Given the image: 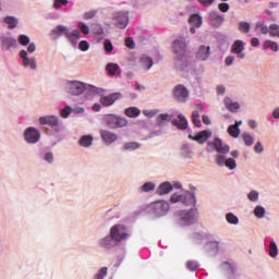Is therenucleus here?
<instances>
[{"label":"nucleus","instance_id":"1","mask_svg":"<svg viewBox=\"0 0 279 279\" xmlns=\"http://www.w3.org/2000/svg\"><path fill=\"white\" fill-rule=\"evenodd\" d=\"M62 34H64L65 38H68L72 45H77V40L82 38V34L77 29L70 32L66 26L62 25L57 26V28L51 32L52 36H62Z\"/></svg>","mask_w":279,"mask_h":279},{"label":"nucleus","instance_id":"2","mask_svg":"<svg viewBox=\"0 0 279 279\" xmlns=\"http://www.w3.org/2000/svg\"><path fill=\"white\" fill-rule=\"evenodd\" d=\"M171 204H184L185 206H195L197 204V201L195 199V194L191 192H185L184 194H178L174 193L170 197Z\"/></svg>","mask_w":279,"mask_h":279},{"label":"nucleus","instance_id":"3","mask_svg":"<svg viewBox=\"0 0 279 279\" xmlns=\"http://www.w3.org/2000/svg\"><path fill=\"white\" fill-rule=\"evenodd\" d=\"M169 208L167 201H157L150 205V210L155 217H165L169 213Z\"/></svg>","mask_w":279,"mask_h":279},{"label":"nucleus","instance_id":"4","mask_svg":"<svg viewBox=\"0 0 279 279\" xmlns=\"http://www.w3.org/2000/svg\"><path fill=\"white\" fill-rule=\"evenodd\" d=\"M105 122L111 130H117V128H125V125H128V120L119 118L114 114H107L105 117Z\"/></svg>","mask_w":279,"mask_h":279},{"label":"nucleus","instance_id":"5","mask_svg":"<svg viewBox=\"0 0 279 279\" xmlns=\"http://www.w3.org/2000/svg\"><path fill=\"white\" fill-rule=\"evenodd\" d=\"M113 25L118 27L119 29H125L128 27V23H130V17L128 15V12H116L112 17Z\"/></svg>","mask_w":279,"mask_h":279},{"label":"nucleus","instance_id":"6","mask_svg":"<svg viewBox=\"0 0 279 279\" xmlns=\"http://www.w3.org/2000/svg\"><path fill=\"white\" fill-rule=\"evenodd\" d=\"M110 234L113 241L121 242L128 239V229L125 228V226L116 225L111 228Z\"/></svg>","mask_w":279,"mask_h":279},{"label":"nucleus","instance_id":"7","mask_svg":"<svg viewBox=\"0 0 279 279\" xmlns=\"http://www.w3.org/2000/svg\"><path fill=\"white\" fill-rule=\"evenodd\" d=\"M65 88L70 95H82L86 90V85L80 81H70Z\"/></svg>","mask_w":279,"mask_h":279},{"label":"nucleus","instance_id":"8","mask_svg":"<svg viewBox=\"0 0 279 279\" xmlns=\"http://www.w3.org/2000/svg\"><path fill=\"white\" fill-rule=\"evenodd\" d=\"M173 51L179 61L186 59V41L184 39H175L173 41Z\"/></svg>","mask_w":279,"mask_h":279},{"label":"nucleus","instance_id":"9","mask_svg":"<svg viewBox=\"0 0 279 279\" xmlns=\"http://www.w3.org/2000/svg\"><path fill=\"white\" fill-rule=\"evenodd\" d=\"M181 221L185 223L186 226H191V223H195L197 221V210L196 209H191L189 211L186 210H181L178 213Z\"/></svg>","mask_w":279,"mask_h":279},{"label":"nucleus","instance_id":"10","mask_svg":"<svg viewBox=\"0 0 279 279\" xmlns=\"http://www.w3.org/2000/svg\"><path fill=\"white\" fill-rule=\"evenodd\" d=\"M173 96H174V99H177V101L184 104V101L189 99V89H186L184 85L179 84L173 89Z\"/></svg>","mask_w":279,"mask_h":279},{"label":"nucleus","instance_id":"11","mask_svg":"<svg viewBox=\"0 0 279 279\" xmlns=\"http://www.w3.org/2000/svg\"><path fill=\"white\" fill-rule=\"evenodd\" d=\"M245 46L243 45V40L238 39L231 46V53H234L236 58L240 60L245 59Z\"/></svg>","mask_w":279,"mask_h":279},{"label":"nucleus","instance_id":"12","mask_svg":"<svg viewBox=\"0 0 279 279\" xmlns=\"http://www.w3.org/2000/svg\"><path fill=\"white\" fill-rule=\"evenodd\" d=\"M26 143H38L40 141V132L34 128L26 129L24 133Z\"/></svg>","mask_w":279,"mask_h":279},{"label":"nucleus","instance_id":"13","mask_svg":"<svg viewBox=\"0 0 279 279\" xmlns=\"http://www.w3.org/2000/svg\"><path fill=\"white\" fill-rule=\"evenodd\" d=\"M123 95L121 93H112L108 96H101L100 97V104H102L105 107L112 106L114 101H118V99H121Z\"/></svg>","mask_w":279,"mask_h":279},{"label":"nucleus","instance_id":"14","mask_svg":"<svg viewBox=\"0 0 279 279\" xmlns=\"http://www.w3.org/2000/svg\"><path fill=\"white\" fill-rule=\"evenodd\" d=\"M20 58H22L24 66H29V69H32L33 71H36V69H38V65H36V59L27 57V50H21Z\"/></svg>","mask_w":279,"mask_h":279},{"label":"nucleus","instance_id":"15","mask_svg":"<svg viewBox=\"0 0 279 279\" xmlns=\"http://www.w3.org/2000/svg\"><path fill=\"white\" fill-rule=\"evenodd\" d=\"M210 136H213V133L210 131L205 130L199 132L195 136L189 135V138H191V141H196V143H199L202 145L203 143H206L208 138H210Z\"/></svg>","mask_w":279,"mask_h":279},{"label":"nucleus","instance_id":"16","mask_svg":"<svg viewBox=\"0 0 279 279\" xmlns=\"http://www.w3.org/2000/svg\"><path fill=\"white\" fill-rule=\"evenodd\" d=\"M40 125H49L50 128H58V117L56 116H46L39 118Z\"/></svg>","mask_w":279,"mask_h":279},{"label":"nucleus","instance_id":"17","mask_svg":"<svg viewBox=\"0 0 279 279\" xmlns=\"http://www.w3.org/2000/svg\"><path fill=\"white\" fill-rule=\"evenodd\" d=\"M172 125H174V128H178V130H186V128H189V120H186V117H184V114L180 113L178 116V119L172 120Z\"/></svg>","mask_w":279,"mask_h":279},{"label":"nucleus","instance_id":"18","mask_svg":"<svg viewBox=\"0 0 279 279\" xmlns=\"http://www.w3.org/2000/svg\"><path fill=\"white\" fill-rule=\"evenodd\" d=\"M196 58L201 61L208 60V58H210V46H199L196 51Z\"/></svg>","mask_w":279,"mask_h":279},{"label":"nucleus","instance_id":"19","mask_svg":"<svg viewBox=\"0 0 279 279\" xmlns=\"http://www.w3.org/2000/svg\"><path fill=\"white\" fill-rule=\"evenodd\" d=\"M100 136L107 145H112V143L118 138L117 134L106 130L100 131Z\"/></svg>","mask_w":279,"mask_h":279},{"label":"nucleus","instance_id":"20","mask_svg":"<svg viewBox=\"0 0 279 279\" xmlns=\"http://www.w3.org/2000/svg\"><path fill=\"white\" fill-rule=\"evenodd\" d=\"M209 20L213 27H221V25L223 24V16L219 15V13L217 12H210Z\"/></svg>","mask_w":279,"mask_h":279},{"label":"nucleus","instance_id":"21","mask_svg":"<svg viewBox=\"0 0 279 279\" xmlns=\"http://www.w3.org/2000/svg\"><path fill=\"white\" fill-rule=\"evenodd\" d=\"M214 147L218 154H228L230 151V146L223 145V142L219 138L214 140Z\"/></svg>","mask_w":279,"mask_h":279},{"label":"nucleus","instance_id":"22","mask_svg":"<svg viewBox=\"0 0 279 279\" xmlns=\"http://www.w3.org/2000/svg\"><path fill=\"white\" fill-rule=\"evenodd\" d=\"M171 191H173V185L169 182L161 183L157 189L158 195H167Z\"/></svg>","mask_w":279,"mask_h":279},{"label":"nucleus","instance_id":"23","mask_svg":"<svg viewBox=\"0 0 279 279\" xmlns=\"http://www.w3.org/2000/svg\"><path fill=\"white\" fill-rule=\"evenodd\" d=\"M225 106L226 108H228V110L230 112H236V110H239V108H241V106L239 105V102H234L232 101L230 98H225Z\"/></svg>","mask_w":279,"mask_h":279},{"label":"nucleus","instance_id":"24","mask_svg":"<svg viewBox=\"0 0 279 279\" xmlns=\"http://www.w3.org/2000/svg\"><path fill=\"white\" fill-rule=\"evenodd\" d=\"M124 114L130 117V119H136L141 114V109L136 107H130L124 110Z\"/></svg>","mask_w":279,"mask_h":279},{"label":"nucleus","instance_id":"25","mask_svg":"<svg viewBox=\"0 0 279 279\" xmlns=\"http://www.w3.org/2000/svg\"><path fill=\"white\" fill-rule=\"evenodd\" d=\"M140 62H141L142 66L144 69H146L147 71H149L150 66H154V60H151V58H149L145 54L141 57Z\"/></svg>","mask_w":279,"mask_h":279},{"label":"nucleus","instance_id":"26","mask_svg":"<svg viewBox=\"0 0 279 279\" xmlns=\"http://www.w3.org/2000/svg\"><path fill=\"white\" fill-rule=\"evenodd\" d=\"M189 23L194 27H202V16L199 14H192L189 19Z\"/></svg>","mask_w":279,"mask_h":279},{"label":"nucleus","instance_id":"27","mask_svg":"<svg viewBox=\"0 0 279 279\" xmlns=\"http://www.w3.org/2000/svg\"><path fill=\"white\" fill-rule=\"evenodd\" d=\"M81 147H90L93 145V136L84 135L80 140Z\"/></svg>","mask_w":279,"mask_h":279},{"label":"nucleus","instance_id":"28","mask_svg":"<svg viewBox=\"0 0 279 279\" xmlns=\"http://www.w3.org/2000/svg\"><path fill=\"white\" fill-rule=\"evenodd\" d=\"M100 246L101 247H107V248L113 247L114 246V239H112V236H106L105 239H102L100 241Z\"/></svg>","mask_w":279,"mask_h":279},{"label":"nucleus","instance_id":"29","mask_svg":"<svg viewBox=\"0 0 279 279\" xmlns=\"http://www.w3.org/2000/svg\"><path fill=\"white\" fill-rule=\"evenodd\" d=\"M106 69L108 71V74L112 77V76L117 75V71H119V64H117V63H108L106 65Z\"/></svg>","mask_w":279,"mask_h":279},{"label":"nucleus","instance_id":"30","mask_svg":"<svg viewBox=\"0 0 279 279\" xmlns=\"http://www.w3.org/2000/svg\"><path fill=\"white\" fill-rule=\"evenodd\" d=\"M264 49H271V51L278 52L279 47L276 41L266 40L263 45Z\"/></svg>","mask_w":279,"mask_h":279},{"label":"nucleus","instance_id":"31","mask_svg":"<svg viewBox=\"0 0 279 279\" xmlns=\"http://www.w3.org/2000/svg\"><path fill=\"white\" fill-rule=\"evenodd\" d=\"M4 23H7V25H9V29H14V27H16V25H19V20H16L14 16H7L4 19Z\"/></svg>","mask_w":279,"mask_h":279},{"label":"nucleus","instance_id":"32","mask_svg":"<svg viewBox=\"0 0 279 279\" xmlns=\"http://www.w3.org/2000/svg\"><path fill=\"white\" fill-rule=\"evenodd\" d=\"M269 256L271 258H276V256H278V244L274 241L269 244Z\"/></svg>","mask_w":279,"mask_h":279},{"label":"nucleus","instance_id":"33","mask_svg":"<svg viewBox=\"0 0 279 279\" xmlns=\"http://www.w3.org/2000/svg\"><path fill=\"white\" fill-rule=\"evenodd\" d=\"M228 134L233 138H239V134H241V130L236 126H233L232 124L228 128Z\"/></svg>","mask_w":279,"mask_h":279},{"label":"nucleus","instance_id":"34","mask_svg":"<svg viewBox=\"0 0 279 279\" xmlns=\"http://www.w3.org/2000/svg\"><path fill=\"white\" fill-rule=\"evenodd\" d=\"M269 36L279 38V25L272 24L269 26Z\"/></svg>","mask_w":279,"mask_h":279},{"label":"nucleus","instance_id":"35","mask_svg":"<svg viewBox=\"0 0 279 279\" xmlns=\"http://www.w3.org/2000/svg\"><path fill=\"white\" fill-rule=\"evenodd\" d=\"M138 147H141V144L136 143V142H129L125 143L123 146L124 150H134V149H138Z\"/></svg>","mask_w":279,"mask_h":279},{"label":"nucleus","instance_id":"36","mask_svg":"<svg viewBox=\"0 0 279 279\" xmlns=\"http://www.w3.org/2000/svg\"><path fill=\"white\" fill-rule=\"evenodd\" d=\"M242 138L247 147H251V145H254V137H252L250 133H243Z\"/></svg>","mask_w":279,"mask_h":279},{"label":"nucleus","instance_id":"37","mask_svg":"<svg viewBox=\"0 0 279 279\" xmlns=\"http://www.w3.org/2000/svg\"><path fill=\"white\" fill-rule=\"evenodd\" d=\"M254 215L258 219H263V217H265V207L256 206L255 209H254Z\"/></svg>","mask_w":279,"mask_h":279},{"label":"nucleus","instance_id":"38","mask_svg":"<svg viewBox=\"0 0 279 279\" xmlns=\"http://www.w3.org/2000/svg\"><path fill=\"white\" fill-rule=\"evenodd\" d=\"M226 219L228 223H232L233 226H236V223H239V218L232 213L227 214Z\"/></svg>","mask_w":279,"mask_h":279},{"label":"nucleus","instance_id":"39","mask_svg":"<svg viewBox=\"0 0 279 279\" xmlns=\"http://www.w3.org/2000/svg\"><path fill=\"white\" fill-rule=\"evenodd\" d=\"M17 41L23 47H27L29 45V37L27 35H20Z\"/></svg>","mask_w":279,"mask_h":279},{"label":"nucleus","instance_id":"40","mask_svg":"<svg viewBox=\"0 0 279 279\" xmlns=\"http://www.w3.org/2000/svg\"><path fill=\"white\" fill-rule=\"evenodd\" d=\"M156 189V185L151 182H147L144 185H142L141 191L144 193H149V191H154Z\"/></svg>","mask_w":279,"mask_h":279},{"label":"nucleus","instance_id":"41","mask_svg":"<svg viewBox=\"0 0 279 279\" xmlns=\"http://www.w3.org/2000/svg\"><path fill=\"white\" fill-rule=\"evenodd\" d=\"M77 27L78 29H81L82 34H85V36H88V34H90V28H88V25L84 24V22H78Z\"/></svg>","mask_w":279,"mask_h":279},{"label":"nucleus","instance_id":"42","mask_svg":"<svg viewBox=\"0 0 279 279\" xmlns=\"http://www.w3.org/2000/svg\"><path fill=\"white\" fill-rule=\"evenodd\" d=\"M2 43L8 48L16 47V39H14V38L7 37V38L3 39Z\"/></svg>","mask_w":279,"mask_h":279},{"label":"nucleus","instance_id":"43","mask_svg":"<svg viewBox=\"0 0 279 279\" xmlns=\"http://www.w3.org/2000/svg\"><path fill=\"white\" fill-rule=\"evenodd\" d=\"M240 32H243V34H247L251 29V25L247 22H241L239 25Z\"/></svg>","mask_w":279,"mask_h":279},{"label":"nucleus","instance_id":"44","mask_svg":"<svg viewBox=\"0 0 279 279\" xmlns=\"http://www.w3.org/2000/svg\"><path fill=\"white\" fill-rule=\"evenodd\" d=\"M71 112H73V109H71L70 106H66L65 108L60 110V116L62 117V119H68L69 114H71Z\"/></svg>","mask_w":279,"mask_h":279},{"label":"nucleus","instance_id":"45","mask_svg":"<svg viewBox=\"0 0 279 279\" xmlns=\"http://www.w3.org/2000/svg\"><path fill=\"white\" fill-rule=\"evenodd\" d=\"M93 32L96 34V36H104V27H101L100 24H94Z\"/></svg>","mask_w":279,"mask_h":279},{"label":"nucleus","instance_id":"46","mask_svg":"<svg viewBox=\"0 0 279 279\" xmlns=\"http://www.w3.org/2000/svg\"><path fill=\"white\" fill-rule=\"evenodd\" d=\"M256 28L260 29L262 34H269V27H267V25H265V22H258L256 24Z\"/></svg>","mask_w":279,"mask_h":279},{"label":"nucleus","instance_id":"47","mask_svg":"<svg viewBox=\"0 0 279 279\" xmlns=\"http://www.w3.org/2000/svg\"><path fill=\"white\" fill-rule=\"evenodd\" d=\"M276 8H278L277 2H269L268 3V10H266L267 16H271V14H274V11H271V10H276Z\"/></svg>","mask_w":279,"mask_h":279},{"label":"nucleus","instance_id":"48","mask_svg":"<svg viewBox=\"0 0 279 279\" xmlns=\"http://www.w3.org/2000/svg\"><path fill=\"white\" fill-rule=\"evenodd\" d=\"M162 121H171V118H169L168 113H161L159 114L158 119H157V123L158 125H162Z\"/></svg>","mask_w":279,"mask_h":279},{"label":"nucleus","instance_id":"49","mask_svg":"<svg viewBox=\"0 0 279 279\" xmlns=\"http://www.w3.org/2000/svg\"><path fill=\"white\" fill-rule=\"evenodd\" d=\"M108 275V268L102 267L99 272L96 275L95 279H104Z\"/></svg>","mask_w":279,"mask_h":279},{"label":"nucleus","instance_id":"50","mask_svg":"<svg viewBox=\"0 0 279 279\" xmlns=\"http://www.w3.org/2000/svg\"><path fill=\"white\" fill-rule=\"evenodd\" d=\"M225 165L228 167V169H236V161L232 158L227 159Z\"/></svg>","mask_w":279,"mask_h":279},{"label":"nucleus","instance_id":"51","mask_svg":"<svg viewBox=\"0 0 279 279\" xmlns=\"http://www.w3.org/2000/svg\"><path fill=\"white\" fill-rule=\"evenodd\" d=\"M69 3V0H54L53 8L56 10L62 8V5H66Z\"/></svg>","mask_w":279,"mask_h":279},{"label":"nucleus","instance_id":"52","mask_svg":"<svg viewBox=\"0 0 279 279\" xmlns=\"http://www.w3.org/2000/svg\"><path fill=\"white\" fill-rule=\"evenodd\" d=\"M186 267L187 269H190V271H195L197 267H199V265L197 264V262L189 260L186 263Z\"/></svg>","mask_w":279,"mask_h":279},{"label":"nucleus","instance_id":"53","mask_svg":"<svg viewBox=\"0 0 279 279\" xmlns=\"http://www.w3.org/2000/svg\"><path fill=\"white\" fill-rule=\"evenodd\" d=\"M78 48L81 49V51H88V49L90 48V45L88 44V41L82 40L78 44Z\"/></svg>","mask_w":279,"mask_h":279},{"label":"nucleus","instance_id":"54","mask_svg":"<svg viewBox=\"0 0 279 279\" xmlns=\"http://www.w3.org/2000/svg\"><path fill=\"white\" fill-rule=\"evenodd\" d=\"M96 15H97V10L88 11L84 14V20L89 21V19H95Z\"/></svg>","mask_w":279,"mask_h":279},{"label":"nucleus","instance_id":"55","mask_svg":"<svg viewBox=\"0 0 279 279\" xmlns=\"http://www.w3.org/2000/svg\"><path fill=\"white\" fill-rule=\"evenodd\" d=\"M112 49H114V47L112 46V43L109 39H106L105 51H107V53H112Z\"/></svg>","mask_w":279,"mask_h":279},{"label":"nucleus","instance_id":"56","mask_svg":"<svg viewBox=\"0 0 279 279\" xmlns=\"http://www.w3.org/2000/svg\"><path fill=\"white\" fill-rule=\"evenodd\" d=\"M250 202H258V192L256 191H252L248 195H247Z\"/></svg>","mask_w":279,"mask_h":279},{"label":"nucleus","instance_id":"57","mask_svg":"<svg viewBox=\"0 0 279 279\" xmlns=\"http://www.w3.org/2000/svg\"><path fill=\"white\" fill-rule=\"evenodd\" d=\"M216 162L219 167H223V165H226V157L225 156H221V155H218L216 157Z\"/></svg>","mask_w":279,"mask_h":279},{"label":"nucleus","instance_id":"58","mask_svg":"<svg viewBox=\"0 0 279 279\" xmlns=\"http://www.w3.org/2000/svg\"><path fill=\"white\" fill-rule=\"evenodd\" d=\"M125 47H128L129 49H134L135 44H134V39H132V37H128L125 39Z\"/></svg>","mask_w":279,"mask_h":279},{"label":"nucleus","instance_id":"59","mask_svg":"<svg viewBox=\"0 0 279 279\" xmlns=\"http://www.w3.org/2000/svg\"><path fill=\"white\" fill-rule=\"evenodd\" d=\"M218 9L220 10V12H228V10H230V4L222 2L218 4Z\"/></svg>","mask_w":279,"mask_h":279},{"label":"nucleus","instance_id":"60","mask_svg":"<svg viewBox=\"0 0 279 279\" xmlns=\"http://www.w3.org/2000/svg\"><path fill=\"white\" fill-rule=\"evenodd\" d=\"M198 3H201L205 8H208L215 3V0H198Z\"/></svg>","mask_w":279,"mask_h":279},{"label":"nucleus","instance_id":"61","mask_svg":"<svg viewBox=\"0 0 279 279\" xmlns=\"http://www.w3.org/2000/svg\"><path fill=\"white\" fill-rule=\"evenodd\" d=\"M222 266L225 267V269H229L230 274H234V266H232L230 263L225 262Z\"/></svg>","mask_w":279,"mask_h":279},{"label":"nucleus","instance_id":"62","mask_svg":"<svg viewBox=\"0 0 279 279\" xmlns=\"http://www.w3.org/2000/svg\"><path fill=\"white\" fill-rule=\"evenodd\" d=\"M45 161L46 162H53V153H47L45 155Z\"/></svg>","mask_w":279,"mask_h":279},{"label":"nucleus","instance_id":"63","mask_svg":"<svg viewBox=\"0 0 279 279\" xmlns=\"http://www.w3.org/2000/svg\"><path fill=\"white\" fill-rule=\"evenodd\" d=\"M254 149L256 154H260L263 151V144L260 142L256 143Z\"/></svg>","mask_w":279,"mask_h":279},{"label":"nucleus","instance_id":"64","mask_svg":"<svg viewBox=\"0 0 279 279\" xmlns=\"http://www.w3.org/2000/svg\"><path fill=\"white\" fill-rule=\"evenodd\" d=\"M233 62H234V57H232V56L227 57L226 60H225V64L227 66L232 65Z\"/></svg>","mask_w":279,"mask_h":279}]
</instances>
